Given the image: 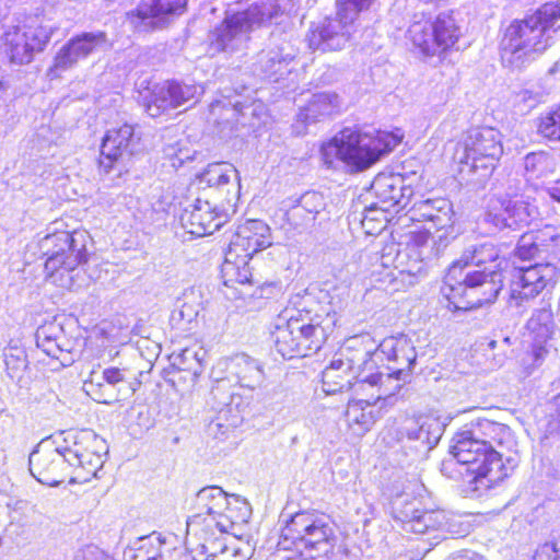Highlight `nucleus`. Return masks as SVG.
Returning <instances> with one entry per match:
<instances>
[{
    "instance_id": "nucleus-49",
    "label": "nucleus",
    "mask_w": 560,
    "mask_h": 560,
    "mask_svg": "<svg viewBox=\"0 0 560 560\" xmlns=\"http://www.w3.org/2000/svg\"><path fill=\"white\" fill-rule=\"evenodd\" d=\"M205 355L206 352L201 348H186L174 355V362L178 364L182 370L197 373L201 368Z\"/></svg>"
},
{
    "instance_id": "nucleus-40",
    "label": "nucleus",
    "mask_w": 560,
    "mask_h": 560,
    "mask_svg": "<svg viewBox=\"0 0 560 560\" xmlns=\"http://www.w3.org/2000/svg\"><path fill=\"white\" fill-rule=\"evenodd\" d=\"M339 106V97L335 93L320 92L314 94L307 105L301 108L296 116V125L294 126L296 132H303L300 124L306 126L319 121L336 113Z\"/></svg>"
},
{
    "instance_id": "nucleus-26",
    "label": "nucleus",
    "mask_w": 560,
    "mask_h": 560,
    "mask_svg": "<svg viewBox=\"0 0 560 560\" xmlns=\"http://www.w3.org/2000/svg\"><path fill=\"white\" fill-rule=\"evenodd\" d=\"M325 208L326 201L323 194L307 191L298 199L284 201L280 211L289 229L303 232L314 225Z\"/></svg>"
},
{
    "instance_id": "nucleus-51",
    "label": "nucleus",
    "mask_w": 560,
    "mask_h": 560,
    "mask_svg": "<svg viewBox=\"0 0 560 560\" xmlns=\"http://www.w3.org/2000/svg\"><path fill=\"white\" fill-rule=\"evenodd\" d=\"M195 151L187 148H176L175 145H167L164 149L165 156L171 161V165L175 168L182 166L186 161L194 159Z\"/></svg>"
},
{
    "instance_id": "nucleus-9",
    "label": "nucleus",
    "mask_w": 560,
    "mask_h": 560,
    "mask_svg": "<svg viewBox=\"0 0 560 560\" xmlns=\"http://www.w3.org/2000/svg\"><path fill=\"white\" fill-rule=\"evenodd\" d=\"M373 349V338L370 334L351 336L335 353L330 363L322 373L323 390L327 395L342 393L354 386L365 371H371L369 353Z\"/></svg>"
},
{
    "instance_id": "nucleus-42",
    "label": "nucleus",
    "mask_w": 560,
    "mask_h": 560,
    "mask_svg": "<svg viewBox=\"0 0 560 560\" xmlns=\"http://www.w3.org/2000/svg\"><path fill=\"white\" fill-rule=\"evenodd\" d=\"M201 293L195 288L185 290L182 298L177 300V306L172 313V322L186 328V325L194 323L201 310Z\"/></svg>"
},
{
    "instance_id": "nucleus-30",
    "label": "nucleus",
    "mask_w": 560,
    "mask_h": 560,
    "mask_svg": "<svg viewBox=\"0 0 560 560\" xmlns=\"http://www.w3.org/2000/svg\"><path fill=\"white\" fill-rule=\"evenodd\" d=\"M514 252L522 260H529L542 254L560 260V226L546 225L536 232L523 234Z\"/></svg>"
},
{
    "instance_id": "nucleus-46",
    "label": "nucleus",
    "mask_w": 560,
    "mask_h": 560,
    "mask_svg": "<svg viewBox=\"0 0 560 560\" xmlns=\"http://www.w3.org/2000/svg\"><path fill=\"white\" fill-rule=\"evenodd\" d=\"M375 402L376 401H373L370 395L364 399L350 400L346 410L348 424L352 428L357 425L362 432L370 430L372 424L375 422V418L371 409Z\"/></svg>"
},
{
    "instance_id": "nucleus-59",
    "label": "nucleus",
    "mask_w": 560,
    "mask_h": 560,
    "mask_svg": "<svg viewBox=\"0 0 560 560\" xmlns=\"http://www.w3.org/2000/svg\"><path fill=\"white\" fill-rule=\"evenodd\" d=\"M373 211H374V210H373L372 208L368 210L366 214L364 215V218H363V220H362L363 225L365 224L366 220H373V218L371 217V214L373 213Z\"/></svg>"
},
{
    "instance_id": "nucleus-43",
    "label": "nucleus",
    "mask_w": 560,
    "mask_h": 560,
    "mask_svg": "<svg viewBox=\"0 0 560 560\" xmlns=\"http://www.w3.org/2000/svg\"><path fill=\"white\" fill-rule=\"evenodd\" d=\"M252 257H244L242 255L225 253V259L221 267L222 278L226 285L234 283L249 284L253 282V275L249 268V260Z\"/></svg>"
},
{
    "instance_id": "nucleus-38",
    "label": "nucleus",
    "mask_w": 560,
    "mask_h": 560,
    "mask_svg": "<svg viewBox=\"0 0 560 560\" xmlns=\"http://www.w3.org/2000/svg\"><path fill=\"white\" fill-rule=\"evenodd\" d=\"M366 371L362 378L357 382L358 390L366 393L373 401L385 399L395 395L401 388V380L404 375L394 373L393 366H386L382 371Z\"/></svg>"
},
{
    "instance_id": "nucleus-52",
    "label": "nucleus",
    "mask_w": 560,
    "mask_h": 560,
    "mask_svg": "<svg viewBox=\"0 0 560 560\" xmlns=\"http://www.w3.org/2000/svg\"><path fill=\"white\" fill-rule=\"evenodd\" d=\"M210 112L213 116H215L217 114H221V112H223L224 120L226 124H229L230 120H235L238 116V103H232L231 101H215L211 103Z\"/></svg>"
},
{
    "instance_id": "nucleus-31",
    "label": "nucleus",
    "mask_w": 560,
    "mask_h": 560,
    "mask_svg": "<svg viewBox=\"0 0 560 560\" xmlns=\"http://www.w3.org/2000/svg\"><path fill=\"white\" fill-rule=\"evenodd\" d=\"M271 243L270 228L260 220H248L237 228L226 252L253 258Z\"/></svg>"
},
{
    "instance_id": "nucleus-61",
    "label": "nucleus",
    "mask_w": 560,
    "mask_h": 560,
    "mask_svg": "<svg viewBox=\"0 0 560 560\" xmlns=\"http://www.w3.org/2000/svg\"><path fill=\"white\" fill-rule=\"evenodd\" d=\"M222 405H229L230 404V397H226V399L221 400Z\"/></svg>"
},
{
    "instance_id": "nucleus-7",
    "label": "nucleus",
    "mask_w": 560,
    "mask_h": 560,
    "mask_svg": "<svg viewBox=\"0 0 560 560\" xmlns=\"http://www.w3.org/2000/svg\"><path fill=\"white\" fill-rule=\"evenodd\" d=\"M291 0H253L246 10L228 14L210 34L213 51L234 52L249 39V33L290 11Z\"/></svg>"
},
{
    "instance_id": "nucleus-36",
    "label": "nucleus",
    "mask_w": 560,
    "mask_h": 560,
    "mask_svg": "<svg viewBox=\"0 0 560 560\" xmlns=\"http://www.w3.org/2000/svg\"><path fill=\"white\" fill-rule=\"evenodd\" d=\"M226 508L223 510L222 516L218 518L214 532L220 537L226 533L231 534L233 539H242L252 516V508L245 499L233 494L230 497Z\"/></svg>"
},
{
    "instance_id": "nucleus-12",
    "label": "nucleus",
    "mask_w": 560,
    "mask_h": 560,
    "mask_svg": "<svg viewBox=\"0 0 560 560\" xmlns=\"http://www.w3.org/2000/svg\"><path fill=\"white\" fill-rule=\"evenodd\" d=\"M72 472L71 481L85 482L103 466L105 442L92 430L68 431L58 446Z\"/></svg>"
},
{
    "instance_id": "nucleus-22",
    "label": "nucleus",
    "mask_w": 560,
    "mask_h": 560,
    "mask_svg": "<svg viewBox=\"0 0 560 560\" xmlns=\"http://www.w3.org/2000/svg\"><path fill=\"white\" fill-rule=\"evenodd\" d=\"M109 46L107 34L103 31L83 32L70 38L57 52L52 71H66L77 66L92 54L105 50Z\"/></svg>"
},
{
    "instance_id": "nucleus-54",
    "label": "nucleus",
    "mask_w": 560,
    "mask_h": 560,
    "mask_svg": "<svg viewBox=\"0 0 560 560\" xmlns=\"http://www.w3.org/2000/svg\"><path fill=\"white\" fill-rule=\"evenodd\" d=\"M534 560H560V541L556 544H545L537 550Z\"/></svg>"
},
{
    "instance_id": "nucleus-60",
    "label": "nucleus",
    "mask_w": 560,
    "mask_h": 560,
    "mask_svg": "<svg viewBox=\"0 0 560 560\" xmlns=\"http://www.w3.org/2000/svg\"><path fill=\"white\" fill-rule=\"evenodd\" d=\"M27 506V503L25 501H16L15 502V508L16 509H24Z\"/></svg>"
},
{
    "instance_id": "nucleus-44",
    "label": "nucleus",
    "mask_w": 560,
    "mask_h": 560,
    "mask_svg": "<svg viewBox=\"0 0 560 560\" xmlns=\"http://www.w3.org/2000/svg\"><path fill=\"white\" fill-rule=\"evenodd\" d=\"M435 54L445 51L457 43L460 30L453 14L441 13L434 20Z\"/></svg>"
},
{
    "instance_id": "nucleus-23",
    "label": "nucleus",
    "mask_w": 560,
    "mask_h": 560,
    "mask_svg": "<svg viewBox=\"0 0 560 560\" xmlns=\"http://www.w3.org/2000/svg\"><path fill=\"white\" fill-rule=\"evenodd\" d=\"M198 93L199 88L192 84L176 81L156 84L145 100V110L155 118L192 101Z\"/></svg>"
},
{
    "instance_id": "nucleus-35",
    "label": "nucleus",
    "mask_w": 560,
    "mask_h": 560,
    "mask_svg": "<svg viewBox=\"0 0 560 560\" xmlns=\"http://www.w3.org/2000/svg\"><path fill=\"white\" fill-rule=\"evenodd\" d=\"M182 224L196 236L212 234L225 222L226 214L219 211L209 201L197 199L180 217Z\"/></svg>"
},
{
    "instance_id": "nucleus-2",
    "label": "nucleus",
    "mask_w": 560,
    "mask_h": 560,
    "mask_svg": "<svg viewBox=\"0 0 560 560\" xmlns=\"http://www.w3.org/2000/svg\"><path fill=\"white\" fill-rule=\"evenodd\" d=\"M337 322L338 315L332 307L320 304L312 292L296 293L280 314L272 332L276 350L284 359L317 352Z\"/></svg>"
},
{
    "instance_id": "nucleus-17",
    "label": "nucleus",
    "mask_w": 560,
    "mask_h": 560,
    "mask_svg": "<svg viewBox=\"0 0 560 560\" xmlns=\"http://www.w3.org/2000/svg\"><path fill=\"white\" fill-rule=\"evenodd\" d=\"M555 328L553 315L549 307L536 310L527 322V342L529 350L521 358L522 375H530L549 352V340Z\"/></svg>"
},
{
    "instance_id": "nucleus-58",
    "label": "nucleus",
    "mask_w": 560,
    "mask_h": 560,
    "mask_svg": "<svg viewBox=\"0 0 560 560\" xmlns=\"http://www.w3.org/2000/svg\"><path fill=\"white\" fill-rule=\"evenodd\" d=\"M223 385H224V384L219 383L215 387H213V389H212V395H213L214 397H217V396L220 394V392H221V389H222Z\"/></svg>"
},
{
    "instance_id": "nucleus-20",
    "label": "nucleus",
    "mask_w": 560,
    "mask_h": 560,
    "mask_svg": "<svg viewBox=\"0 0 560 560\" xmlns=\"http://www.w3.org/2000/svg\"><path fill=\"white\" fill-rule=\"evenodd\" d=\"M192 541V545H188L192 560H249L254 553L248 540L232 539L228 544L224 537L215 533Z\"/></svg>"
},
{
    "instance_id": "nucleus-16",
    "label": "nucleus",
    "mask_w": 560,
    "mask_h": 560,
    "mask_svg": "<svg viewBox=\"0 0 560 560\" xmlns=\"http://www.w3.org/2000/svg\"><path fill=\"white\" fill-rule=\"evenodd\" d=\"M515 444L498 445L488 443L485 452L478 455V463L481 467H467V472L471 476L468 481L474 485L472 490L482 492L491 489L504 478L516 466V459L508 454Z\"/></svg>"
},
{
    "instance_id": "nucleus-6",
    "label": "nucleus",
    "mask_w": 560,
    "mask_h": 560,
    "mask_svg": "<svg viewBox=\"0 0 560 560\" xmlns=\"http://www.w3.org/2000/svg\"><path fill=\"white\" fill-rule=\"evenodd\" d=\"M280 544L294 547L305 559L339 560L340 547L335 524L330 517L317 511L295 513L287 521Z\"/></svg>"
},
{
    "instance_id": "nucleus-50",
    "label": "nucleus",
    "mask_w": 560,
    "mask_h": 560,
    "mask_svg": "<svg viewBox=\"0 0 560 560\" xmlns=\"http://www.w3.org/2000/svg\"><path fill=\"white\" fill-rule=\"evenodd\" d=\"M550 164V156L545 152L529 153L525 158V170L537 176H542Z\"/></svg>"
},
{
    "instance_id": "nucleus-10",
    "label": "nucleus",
    "mask_w": 560,
    "mask_h": 560,
    "mask_svg": "<svg viewBox=\"0 0 560 560\" xmlns=\"http://www.w3.org/2000/svg\"><path fill=\"white\" fill-rule=\"evenodd\" d=\"M452 442L451 453L458 464L466 467L478 465V468L481 467L478 455L485 452L488 443H495V446L515 444L509 427L489 419H477L466 424Z\"/></svg>"
},
{
    "instance_id": "nucleus-11",
    "label": "nucleus",
    "mask_w": 560,
    "mask_h": 560,
    "mask_svg": "<svg viewBox=\"0 0 560 560\" xmlns=\"http://www.w3.org/2000/svg\"><path fill=\"white\" fill-rule=\"evenodd\" d=\"M503 153L501 133L491 127L472 128L466 132L454 151L453 159L468 172L483 171V176L492 172Z\"/></svg>"
},
{
    "instance_id": "nucleus-39",
    "label": "nucleus",
    "mask_w": 560,
    "mask_h": 560,
    "mask_svg": "<svg viewBox=\"0 0 560 560\" xmlns=\"http://www.w3.org/2000/svg\"><path fill=\"white\" fill-rule=\"evenodd\" d=\"M537 215V209L522 198L502 201L501 212H489L488 220L499 230L515 229L528 224Z\"/></svg>"
},
{
    "instance_id": "nucleus-25",
    "label": "nucleus",
    "mask_w": 560,
    "mask_h": 560,
    "mask_svg": "<svg viewBox=\"0 0 560 560\" xmlns=\"http://www.w3.org/2000/svg\"><path fill=\"white\" fill-rule=\"evenodd\" d=\"M187 0H141L136 11L128 13L130 24L139 32L163 27L168 18L180 14Z\"/></svg>"
},
{
    "instance_id": "nucleus-33",
    "label": "nucleus",
    "mask_w": 560,
    "mask_h": 560,
    "mask_svg": "<svg viewBox=\"0 0 560 560\" xmlns=\"http://www.w3.org/2000/svg\"><path fill=\"white\" fill-rule=\"evenodd\" d=\"M138 141L139 138L135 135V128L131 125L124 124L108 129L101 147V166L105 172H109L114 162L136 152Z\"/></svg>"
},
{
    "instance_id": "nucleus-56",
    "label": "nucleus",
    "mask_w": 560,
    "mask_h": 560,
    "mask_svg": "<svg viewBox=\"0 0 560 560\" xmlns=\"http://www.w3.org/2000/svg\"><path fill=\"white\" fill-rule=\"evenodd\" d=\"M548 194L551 199L560 202V180L556 182L552 186L548 188Z\"/></svg>"
},
{
    "instance_id": "nucleus-15",
    "label": "nucleus",
    "mask_w": 560,
    "mask_h": 560,
    "mask_svg": "<svg viewBox=\"0 0 560 560\" xmlns=\"http://www.w3.org/2000/svg\"><path fill=\"white\" fill-rule=\"evenodd\" d=\"M230 494L217 486L205 487L199 490L195 499V513L187 521V545H192V539L206 537L214 532L218 518L223 510L228 509Z\"/></svg>"
},
{
    "instance_id": "nucleus-24",
    "label": "nucleus",
    "mask_w": 560,
    "mask_h": 560,
    "mask_svg": "<svg viewBox=\"0 0 560 560\" xmlns=\"http://www.w3.org/2000/svg\"><path fill=\"white\" fill-rule=\"evenodd\" d=\"M28 464L32 476L49 487L60 485L70 471L59 447L38 445L31 453Z\"/></svg>"
},
{
    "instance_id": "nucleus-41",
    "label": "nucleus",
    "mask_w": 560,
    "mask_h": 560,
    "mask_svg": "<svg viewBox=\"0 0 560 560\" xmlns=\"http://www.w3.org/2000/svg\"><path fill=\"white\" fill-rule=\"evenodd\" d=\"M230 369L243 387L254 389L264 381L261 365L247 354L242 353L232 358Z\"/></svg>"
},
{
    "instance_id": "nucleus-47",
    "label": "nucleus",
    "mask_w": 560,
    "mask_h": 560,
    "mask_svg": "<svg viewBox=\"0 0 560 560\" xmlns=\"http://www.w3.org/2000/svg\"><path fill=\"white\" fill-rule=\"evenodd\" d=\"M409 37L415 46L425 55H435L434 21H419L410 25Z\"/></svg>"
},
{
    "instance_id": "nucleus-3",
    "label": "nucleus",
    "mask_w": 560,
    "mask_h": 560,
    "mask_svg": "<svg viewBox=\"0 0 560 560\" xmlns=\"http://www.w3.org/2000/svg\"><path fill=\"white\" fill-rule=\"evenodd\" d=\"M498 247L491 241L468 245L460 260L454 262L445 276V294L450 301L463 295H476V300L456 308H470L493 302L503 287L502 265Z\"/></svg>"
},
{
    "instance_id": "nucleus-45",
    "label": "nucleus",
    "mask_w": 560,
    "mask_h": 560,
    "mask_svg": "<svg viewBox=\"0 0 560 560\" xmlns=\"http://www.w3.org/2000/svg\"><path fill=\"white\" fill-rule=\"evenodd\" d=\"M200 184H206L209 187H223L231 183V179L235 182V186L240 188V176L235 166L231 163L220 162L212 163L198 175Z\"/></svg>"
},
{
    "instance_id": "nucleus-53",
    "label": "nucleus",
    "mask_w": 560,
    "mask_h": 560,
    "mask_svg": "<svg viewBox=\"0 0 560 560\" xmlns=\"http://www.w3.org/2000/svg\"><path fill=\"white\" fill-rule=\"evenodd\" d=\"M74 560H114L109 555L96 546L90 545L79 550Z\"/></svg>"
},
{
    "instance_id": "nucleus-55",
    "label": "nucleus",
    "mask_w": 560,
    "mask_h": 560,
    "mask_svg": "<svg viewBox=\"0 0 560 560\" xmlns=\"http://www.w3.org/2000/svg\"><path fill=\"white\" fill-rule=\"evenodd\" d=\"M517 101L524 102L528 109L534 108L539 103L538 96L528 90L521 91L517 94Z\"/></svg>"
},
{
    "instance_id": "nucleus-37",
    "label": "nucleus",
    "mask_w": 560,
    "mask_h": 560,
    "mask_svg": "<svg viewBox=\"0 0 560 560\" xmlns=\"http://www.w3.org/2000/svg\"><path fill=\"white\" fill-rule=\"evenodd\" d=\"M293 59V50L288 44L269 47L258 54L255 71L266 79L278 82L291 72L290 63Z\"/></svg>"
},
{
    "instance_id": "nucleus-34",
    "label": "nucleus",
    "mask_w": 560,
    "mask_h": 560,
    "mask_svg": "<svg viewBox=\"0 0 560 560\" xmlns=\"http://www.w3.org/2000/svg\"><path fill=\"white\" fill-rule=\"evenodd\" d=\"M398 501L395 502V518L401 523V528L407 533L424 534L446 525V515L441 510L422 511L418 508L417 501L406 502L401 509H398Z\"/></svg>"
},
{
    "instance_id": "nucleus-29",
    "label": "nucleus",
    "mask_w": 560,
    "mask_h": 560,
    "mask_svg": "<svg viewBox=\"0 0 560 560\" xmlns=\"http://www.w3.org/2000/svg\"><path fill=\"white\" fill-rule=\"evenodd\" d=\"M440 428L434 419L408 418L397 429V439L405 447L425 454L432 450L440 440Z\"/></svg>"
},
{
    "instance_id": "nucleus-57",
    "label": "nucleus",
    "mask_w": 560,
    "mask_h": 560,
    "mask_svg": "<svg viewBox=\"0 0 560 560\" xmlns=\"http://www.w3.org/2000/svg\"><path fill=\"white\" fill-rule=\"evenodd\" d=\"M11 358L12 355H9V354H5V364L8 366V370L11 369L10 364H11ZM25 366V360L24 358H20V357H16V363L12 366V369H22Z\"/></svg>"
},
{
    "instance_id": "nucleus-14",
    "label": "nucleus",
    "mask_w": 560,
    "mask_h": 560,
    "mask_svg": "<svg viewBox=\"0 0 560 560\" xmlns=\"http://www.w3.org/2000/svg\"><path fill=\"white\" fill-rule=\"evenodd\" d=\"M54 31L52 26L44 25L37 18L7 25L1 36L3 50L11 62L30 63L36 52L45 49Z\"/></svg>"
},
{
    "instance_id": "nucleus-8",
    "label": "nucleus",
    "mask_w": 560,
    "mask_h": 560,
    "mask_svg": "<svg viewBox=\"0 0 560 560\" xmlns=\"http://www.w3.org/2000/svg\"><path fill=\"white\" fill-rule=\"evenodd\" d=\"M86 240L85 231H60L40 241V248L47 256L45 270L55 284L68 290H78L83 285L78 278L79 267L88 257Z\"/></svg>"
},
{
    "instance_id": "nucleus-27",
    "label": "nucleus",
    "mask_w": 560,
    "mask_h": 560,
    "mask_svg": "<svg viewBox=\"0 0 560 560\" xmlns=\"http://www.w3.org/2000/svg\"><path fill=\"white\" fill-rule=\"evenodd\" d=\"M37 347L58 364L54 369L71 365L77 358L74 342L67 338L63 329L58 323H48L40 326L36 331Z\"/></svg>"
},
{
    "instance_id": "nucleus-48",
    "label": "nucleus",
    "mask_w": 560,
    "mask_h": 560,
    "mask_svg": "<svg viewBox=\"0 0 560 560\" xmlns=\"http://www.w3.org/2000/svg\"><path fill=\"white\" fill-rule=\"evenodd\" d=\"M539 135L550 141H560V106L539 117Z\"/></svg>"
},
{
    "instance_id": "nucleus-4",
    "label": "nucleus",
    "mask_w": 560,
    "mask_h": 560,
    "mask_svg": "<svg viewBox=\"0 0 560 560\" xmlns=\"http://www.w3.org/2000/svg\"><path fill=\"white\" fill-rule=\"evenodd\" d=\"M560 28V4L548 2L522 20L513 21L501 40V59L510 68H522L551 45Z\"/></svg>"
},
{
    "instance_id": "nucleus-21",
    "label": "nucleus",
    "mask_w": 560,
    "mask_h": 560,
    "mask_svg": "<svg viewBox=\"0 0 560 560\" xmlns=\"http://www.w3.org/2000/svg\"><path fill=\"white\" fill-rule=\"evenodd\" d=\"M128 381L126 370L116 366L93 368L83 383L85 393L96 402L112 405L119 401Z\"/></svg>"
},
{
    "instance_id": "nucleus-18",
    "label": "nucleus",
    "mask_w": 560,
    "mask_h": 560,
    "mask_svg": "<svg viewBox=\"0 0 560 560\" xmlns=\"http://www.w3.org/2000/svg\"><path fill=\"white\" fill-rule=\"evenodd\" d=\"M420 178L417 172L408 177L404 174H378L371 185V191L378 200L374 205L375 209L389 211L393 208H406L413 195L412 185Z\"/></svg>"
},
{
    "instance_id": "nucleus-1",
    "label": "nucleus",
    "mask_w": 560,
    "mask_h": 560,
    "mask_svg": "<svg viewBox=\"0 0 560 560\" xmlns=\"http://www.w3.org/2000/svg\"><path fill=\"white\" fill-rule=\"evenodd\" d=\"M413 221L431 222L436 231L432 234L428 229L409 231L397 250L394 278H407L413 284L418 277L425 272L427 265L439 257L448 246L453 228V207L445 198L423 199L416 201L408 211Z\"/></svg>"
},
{
    "instance_id": "nucleus-19",
    "label": "nucleus",
    "mask_w": 560,
    "mask_h": 560,
    "mask_svg": "<svg viewBox=\"0 0 560 560\" xmlns=\"http://www.w3.org/2000/svg\"><path fill=\"white\" fill-rule=\"evenodd\" d=\"M383 359L395 363L394 373L407 375L416 362L417 352L410 338L404 334L386 337L377 346L373 339V349L368 355L371 370L377 369V362Z\"/></svg>"
},
{
    "instance_id": "nucleus-32",
    "label": "nucleus",
    "mask_w": 560,
    "mask_h": 560,
    "mask_svg": "<svg viewBox=\"0 0 560 560\" xmlns=\"http://www.w3.org/2000/svg\"><path fill=\"white\" fill-rule=\"evenodd\" d=\"M559 271L552 261L537 262L528 267H518L513 284V296L517 293L521 299L538 295L547 285L556 282Z\"/></svg>"
},
{
    "instance_id": "nucleus-13",
    "label": "nucleus",
    "mask_w": 560,
    "mask_h": 560,
    "mask_svg": "<svg viewBox=\"0 0 560 560\" xmlns=\"http://www.w3.org/2000/svg\"><path fill=\"white\" fill-rule=\"evenodd\" d=\"M372 0H337L336 19H326L311 30L307 40L313 50H339L345 47L354 31V21L368 9Z\"/></svg>"
},
{
    "instance_id": "nucleus-28",
    "label": "nucleus",
    "mask_w": 560,
    "mask_h": 560,
    "mask_svg": "<svg viewBox=\"0 0 560 560\" xmlns=\"http://www.w3.org/2000/svg\"><path fill=\"white\" fill-rule=\"evenodd\" d=\"M124 560H188L182 548L172 547L168 537L153 532L139 537L124 551Z\"/></svg>"
},
{
    "instance_id": "nucleus-5",
    "label": "nucleus",
    "mask_w": 560,
    "mask_h": 560,
    "mask_svg": "<svg viewBox=\"0 0 560 560\" xmlns=\"http://www.w3.org/2000/svg\"><path fill=\"white\" fill-rule=\"evenodd\" d=\"M402 138L400 129L362 133L346 128L322 145V159L328 167L341 162L351 172H362L393 151Z\"/></svg>"
}]
</instances>
